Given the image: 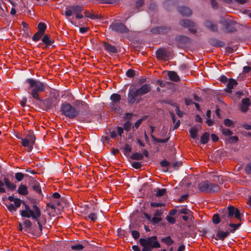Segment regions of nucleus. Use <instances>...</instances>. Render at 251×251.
Listing matches in <instances>:
<instances>
[{"instance_id": "obj_1", "label": "nucleus", "mask_w": 251, "mask_h": 251, "mask_svg": "<svg viewBox=\"0 0 251 251\" xmlns=\"http://www.w3.org/2000/svg\"><path fill=\"white\" fill-rule=\"evenodd\" d=\"M74 105L76 107L68 102H63L60 109L61 114L70 119H74L78 116L80 112L84 115L89 113V106L86 102L76 100L74 102Z\"/></svg>"}, {"instance_id": "obj_2", "label": "nucleus", "mask_w": 251, "mask_h": 251, "mask_svg": "<svg viewBox=\"0 0 251 251\" xmlns=\"http://www.w3.org/2000/svg\"><path fill=\"white\" fill-rule=\"evenodd\" d=\"M23 204L25 206V209L20 211L21 216L27 218H31L32 220L37 222L40 230L39 234H41L43 230L42 224H45L46 223V219L43 217L39 219L41 216V212L39 207L36 205L33 204L32 209H31L25 202H23Z\"/></svg>"}, {"instance_id": "obj_3", "label": "nucleus", "mask_w": 251, "mask_h": 251, "mask_svg": "<svg viewBox=\"0 0 251 251\" xmlns=\"http://www.w3.org/2000/svg\"><path fill=\"white\" fill-rule=\"evenodd\" d=\"M151 89V85L148 83L144 84L136 89L130 87L127 94V102L130 105L135 101L139 102L141 100V97L149 93Z\"/></svg>"}, {"instance_id": "obj_4", "label": "nucleus", "mask_w": 251, "mask_h": 251, "mask_svg": "<svg viewBox=\"0 0 251 251\" xmlns=\"http://www.w3.org/2000/svg\"><path fill=\"white\" fill-rule=\"evenodd\" d=\"M25 82L29 84V89H31L29 93L32 96V98L36 100L40 99L39 93L44 92L46 89L45 84L39 80H35L33 78H27Z\"/></svg>"}, {"instance_id": "obj_5", "label": "nucleus", "mask_w": 251, "mask_h": 251, "mask_svg": "<svg viewBox=\"0 0 251 251\" xmlns=\"http://www.w3.org/2000/svg\"><path fill=\"white\" fill-rule=\"evenodd\" d=\"M199 190L205 193H213L218 192L220 187L218 184H215L208 180L202 181L198 185Z\"/></svg>"}, {"instance_id": "obj_6", "label": "nucleus", "mask_w": 251, "mask_h": 251, "mask_svg": "<svg viewBox=\"0 0 251 251\" xmlns=\"http://www.w3.org/2000/svg\"><path fill=\"white\" fill-rule=\"evenodd\" d=\"M233 215L237 219L240 218V212L237 208L231 206H229L227 208L224 207L221 211V222L222 219H224L228 223V220Z\"/></svg>"}, {"instance_id": "obj_7", "label": "nucleus", "mask_w": 251, "mask_h": 251, "mask_svg": "<svg viewBox=\"0 0 251 251\" xmlns=\"http://www.w3.org/2000/svg\"><path fill=\"white\" fill-rule=\"evenodd\" d=\"M139 243L141 246L146 245L147 247L151 249V250L154 248H159L161 247L156 236H152L147 238H140Z\"/></svg>"}, {"instance_id": "obj_8", "label": "nucleus", "mask_w": 251, "mask_h": 251, "mask_svg": "<svg viewBox=\"0 0 251 251\" xmlns=\"http://www.w3.org/2000/svg\"><path fill=\"white\" fill-rule=\"evenodd\" d=\"M109 29L120 34H126L130 31L129 29L125 24L118 21L112 22L110 25Z\"/></svg>"}, {"instance_id": "obj_9", "label": "nucleus", "mask_w": 251, "mask_h": 251, "mask_svg": "<svg viewBox=\"0 0 251 251\" xmlns=\"http://www.w3.org/2000/svg\"><path fill=\"white\" fill-rule=\"evenodd\" d=\"M20 139V138H19ZM22 145L27 148L28 152L31 151L33 149V146L35 142L36 137L33 132H29L25 136V138H21Z\"/></svg>"}, {"instance_id": "obj_10", "label": "nucleus", "mask_w": 251, "mask_h": 251, "mask_svg": "<svg viewBox=\"0 0 251 251\" xmlns=\"http://www.w3.org/2000/svg\"><path fill=\"white\" fill-rule=\"evenodd\" d=\"M221 24L223 25V29L227 33H231L236 31V23L232 20L221 16Z\"/></svg>"}, {"instance_id": "obj_11", "label": "nucleus", "mask_w": 251, "mask_h": 251, "mask_svg": "<svg viewBox=\"0 0 251 251\" xmlns=\"http://www.w3.org/2000/svg\"><path fill=\"white\" fill-rule=\"evenodd\" d=\"M208 238L215 244H217V241L220 239V227L218 225H213L208 230Z\"/></svg>"}, {"instance_id": "obj_12", "label": "nucleus", "mask_w": 251, "mask_h": 251, "mask_svg": "<svg viewBox=\"0 0 251 251\" xmlns=\"http://www.w3.org/2000/svg\"><path fill=\"white\" fill-rule=\"evenodd\" d=\"M37 100V104L42 110L48 111L52 108L53 100L52 98H48L43 100L40 98L39 100Z\"/></svg>"}, {"instance_id": "obj_13", "label": "nucleus", "mask_w": 251, "mask_h": 251, "mask_svg": "<svg viewBox=\"0 0 251 251\" xmlns=\"http://www.w3.org/2000/svg\"><path fill=\"white\" fill-rule=\"evenodd\" d=\"M240 226V224L229 223L227 226H225L223 229L224 230L221 231V240H224L225 238L229 235L230 232L234 233L236 230Z\"/></svg>"}, {"instance_id": "obj_14", "label": "nucleus", "mask_w": 251, "mask_h": 251, "mask_svg": "<svg viewBox=\"0 0 251 251\" xmlns=\"http://www.w3.org/2000/svg\"><path fill=\"white\" fill-rule=\"evenodd\" d=\"M172 27L168 25L155 26L151 29L150 31L154 34H166L170 32Z\"/></svg>"}, {"instance_id": "obj_15", "label": "nucleus", "mask_w": 251, "mask_h": 251, "mask_svg": "<svg viewBox=\"0 0 251 251\" xmlns=\"http://www.w3.org/2000/svg\"><path fill=\"white\" fill-rule=\"evenodd\" d=\"M177 46L180 48L187 47L191 42V39L188 36L184 35L178 36L176 38Z\"/></svg>"}, {"instance_id": "obj_16", "label": "nucleus", "mask_w": 251, "mask_h": 251, "mask_svg": "<svg viewBox=\"0 0 251 251\" xmlns=\"http://www.w3.org/2000/svg\"><path fill=\"white\" fill-rule=\"evenodd\" d=\"M82 6L79 5H73L66 7V10L65 12V15L67 17H70L72 15L73 13L75 15L78 13H81L83 11Z\"/></svg>"}, {"instance_id": "obj_17", "label": "nucleus", "mask_w": 251, "mask_h": 251, "mask_svg": "<svg viewBox=\"0 0 251 251\" xmlns=\"http://www.w3.org/2000/svg\"><path fill=\"white\" fill-rule=\"evenodd\" d=\"M180 25L185 28H188L189 30L193 33L197 32V29L194 28L195 24L193 22L188 19H183L180 21Z\"/></svg>"}, {"instance_id": "obj_18", "label": "nucleus", "mask_w": 251, "mask_h": 251, "mask_svg": "<svg viewBox=\"0 0 251 251\" xmlns=\"http://www.w3.org/2000/svg\"><path fill=\"white\" fill-rule=\"evenodd\" d=\"M156 57L158 59L167 60L170 56V52L166 48H160L155 51Z\"/></svg>"}, {"instance_id": "obj_19", "label": "nucleus", "mask_w": 251, "mask_h": 251, "mask_svg": "<svg viewBox=\"0 0 251 251\" xmlns=\"http://www.w3.org/2000/svg\"><path fill=\"white\" fill-rule=\"evenodd\" d=\"M251 105V102L249 98H246L242 100L240 105V109L243 112H246L248 111L249 107Z\"/></svg>"}, {"instance_id": "obj_20", "label": "nucleus", "mask_w": 251, "mask_h": 251, "mask_svg": "<svg viewBox=\"0 0 251 251\" xmlns=\"http://www.w3.org/2000/svg\"><path fill=\"white\" fill-rule=\"evenodd\" d=\"M178 11L180 14L184 16H190L192 14V10L189 8L185 6L178 7Z\"/></svg>"}, {"instance_id": "obj_21", "label": "nucleus", "mask_w": 251, "mask_h": 251, "mask_svg": "<svg viewBox=\"0 0 251 251\" xmlns=\"http://www.w3.org/2000/svg\"><path fill=\"white\" fill-rule=\"evenodd\" d=\"M103 47L104 49L110 53H116L118 52V50L115 46L108 43L104 42Z\"/></svg>"}, {"instance_id": "obj_22", "label": "nucleus", "mask_w": 251, "mask_h": 251, "mask_svg": "<svg viewBox=\"0 0 251 251\" xmlns=\"http://www.w3.org/2000/svg\"><path fill=\"white\" fill-rule=\"evenodd\" d=\"M150 128H151V138L153 140H154V141H155L157 143H167L169 140V138L170 137H167L165 139H159V138H156L153 134H152V133L153 132L154 130V127L151 126H150Z\"/></svg>"}, {"instance_id": "obj_23", "label": "nucleus", "mask_w": 251, "mask_h": 251, "mask_svg": "<svg viewBox=\"0 0 251 251\" xmlns=\"http://www.w3.org/2000/svg\"><path fill=\"white\" fill-rule=\"evenodd\" d=\"M110 110L116 113L120 114L122 112V109L120 106V103L110 102L109 104Z\"/></svg>"}, {"instance_id": "obj_24", "label": "nucleus", "mask_w": 251, "mask_h": 251, "mask_svg": "<svg viewBox=\"0 0 251 251\" xmlns=\"http://www.w3.org/2000/svg\"><path fill=\"white\" fill-rule=\"evenodd\" d=\"M205 25L211 31L215 32L218 31L217 25L214 24L212 21H206L205 23Z\"/></svg>"}, {"instance_id": "obj_25", "label": "nucleus", "mask_w": 251, "mask_h": 251, "mask_svg": "<svg viewBox=\"0 0 251 251\" xmlns=\"http://www.w3.org/2000/svg\"><path fill=\"white\" fill-rule=\"evenodd\" d=\"M169 79L175 82H178L180 80V78L177 73L174 71H169L168 74Z\"/></svg>"}, {"instance_id": "obj_26", "label": "nucleus", "mask_w": 251, "mask_h": 251, "mask_svg": "<svg viewBox=\"0 0 251 251\" xmlns=\"http://www.w3.org/2000/svg\"><path fill=\"white\" fill-rule=\"evenodd\" d=\"M3 182L9 190L13 191L16 189V185L15 184L11 182L8 178L4 177L3 178Z\"/></svg>"}, {"instance_id": "obj_27", "label": "nucleus", "mask_w": 251, "mask_h": 251, "mask_svg": "<svg viewBox=\"0 0 251 251\" xmlns=\"http://www.w3.org/2000/svg\"><path fill=\"white\" fill-rule=\"evenodd\" d=\"M18 193L22 195H26L28 194V192L27 188L25 185L21 184L17 190Z\"/></svg>"}, {"instance_id": "obj_28", "label": "nucleus", "mask_w": 251, "mask_h": 251, "mask_svg": "<svg viewBox=\"0 0 251 251\" xmlns=\"http://www.w3.org/2000/svg\"><path fill=\"white\" fill-rule=\"evenodd\" d=\"M110 99L111 100V102L120 103L121 100V96L119 94L114 93L111 95Z\"/></svg>"}, {"instance_id": "obj_29", "label": "nucleus", "mask_w": 251, "mask_h": 251, "mask_svg": "<svg viewBox=\"0 0 251 251\" xmlns=\"http://www.w3.org/2000/svg\"><path fill=\"white\" fill-rule=\"evenodd\" d=\"M161 241L162 243H165L167 246H171L174 243V240L171 238L170 236H168L167 237L162 238L161 239Z\"/></svg>"}, {"instance_id": "obj_30", "label": "nucleus", "mask_w": 251, "mask_h": 251, "mask_svg": "<svg viewBox=\"0 0 251 251\" xmlns=\"http://www.w3.org/2000/svg\"><path fill=\"white\" fill-rule=\"evenodd\" d=\"M155 192V196L156 197H160L163 196L166 193V189L165 188L160 189L159 188H156L153 190Z\"/></svg>"}, {"instance_id": "obj_31", "label": "nucleus", "mask_w": 251, "mask_h": 251, "mask_svg": "<svg viewBox=\"0 0 251 251\" xmlns=\"http://www.w3.org/2000/svg\"><path fill=\"white\" fill-rule=\"evenodd\" d=\"M237 84V81L233 79H230L227 83V91H230L231 89Z\"/></svg>"}, {"instance_id": "obj_32", "label": "nucleus", "mask_w": 251, "mask_h": 251, "mask_svg": "<svg viewBox=\"0 0 251 251\" xmlns=\"http://www.w3.org/2000/svg\"><path fill=\"white\" fill-rule=\"evenodd\" d=\"M130 158L136 160H142L143 159V154L140 152H134L130 156Z\"/></svg>"}, {"instance_id": "obj_33", "label": "nucleus", "mask_w": 251, "mask_h": 251, "mask_svg": "<svg viewBox=\"0 0 251 251\" xmlns=\"http://www.w3.org/2000/svg\"><path fill=\"white\" fill-rule=\"evenodd\" d=\"M209 139V134L208 132H204L201 137V142L203 144L208 143Z\"/></svg>"}, {"instance_id": "obj_34", "label": "nucleus", "mask_w": 251, "mask_h": 251, "mask_svg": "<svg viewBox=\"0 0 251 251\" xmlns=\"http://www.w3.org/2000/svg\"><path fill=\"white\" fill-rule=\"evenodd\" d=\"M209 178L211 181L218 182L219 181V176L218 173H211L209 174Z\"/></svg>"}, {"instance_id": "obj_35", "label": "nucleus", "mask_w": 251, "mask_h": 251, "mask_svg": "<svg viewBox=\"0 0 251 251\" xmlns=\"http://www.w3.org/2000/svg\"><path fill=\"white\" fill-rule=\"evenodd\" d=\"M147 117L148 116H144L138 120L134 124V126H133V128L135 127V128L137 129L142 124V122L147 119Z\"/></svg>"}, {"instance_id": "obj_36", "label": "nucleus", "mask_w": 251, "mask_h": 251, "mask_svg": "<svg viewBox=\"0 0 251 251\" xmlns=\"http://www.w3.org/2000/svg\"><path fill=\"white\" fill-rule=\"evenodd\" d=\"M37 27L39 32L44 34L47 28V25L44 23L40 22L38 24Z\"/></svg>"}, {"instance_id": "obj_37", "label": "nucleus", "mask_w": 251, "mask_h": 251, "mask_svg": "<svg viewBox=\"0 0 251 251\" xmlns=\"http://www.w3.org/2000/svg\"><path fill=\"white\" fill-rule=\"evenodd\" d=\"M198 130L196 127H193L189 130L191 137L193 139H196L198 135Z\"/></svg>"}, {"instance_id": "obj_38", "label": "nucleus", "mask_w": 251, "mask_h": 251, "mask_svg": "<svg viewBox=\"0 0 251 251\" xmlns=\"http://www.w3.org/2000/svg\"><path fill=\"white\" fill-rule=\"evenodd\" d=\"M206 124L208 126H212L213 124V121L210 119L211 117V111L210 110H208L206 112Z\"/></svg>"}, {"instance_id": "obj_39", "label": "nucleus", "mask_w": 251, "mask_h": 251, "mask_svg": "<svg viewBox=\"0 0 251 251\" xmlns=\"http://www.w3.org/2000/svg\"><path fill=\"white\" fill-rule=\"evenodd\" d=\"M44 34L39 32V31H37L33 36L32 39L34 42L38 41L44 35Z\"/></svg>"}, {"instance_id": "obj_40", "label": "nucleus", "mask_w": 251, "mask_h": 251, "mask_svg": "<svg viewBox=\"0 0 251 251\" xmlns=\"http://www.w3.org/2000/svg\"><path fill=\"white\" fill-rule=\"evenodd\" d=\"M33 190L39 194H42L40 184L38 182H35L32 186Z\"/></svg>"}, {"instance_id": "obj_41", "label": "nucleus", "mask_w": 251, "mask_h": 251, "mask_svg": "<svg viewBox=\"0 0 251 251\" xmlns=\"http://www.w3.org/2000/svg\"><path fill=\"white\" fill-rule=\"evenodd\" d=\"M25 176H27V175H25L22 173L19 172L15 174V177L18 181H22Z\"/></svg>"}, {"instance_id": "obj_42", "label": "nucleus", "mask_w": 251, "mask_h": 251, "mask_svg": "<svg viewBox=\"0 0 251 251\" xmlns=\"http://www.w3.org/2000/svg\"><path fill=\"white\" fill-rule=\"evenodd\" d=\"M162 220V219L161 217L154 216L151 218V223L153 225H155L160 223Z\"/></svg>"}, {"instance_id": "obj_43", "label": "nucleus", "mask_w": 251, "mask_h": 251, "mask_svg": "<svg viewBox=\"0 0 251 251\" xmlns=\"http://www.w3.org/2000/svg\"><path fill=\"white\" fill-rule=\"evenodd\" d=\"M50 35L49 34H45L44 35V37L42 39V41L45 44L47 47H48V45L49 44V41L50 39Z\"/></svg>"}, {"instance_id": "obj_44", "label": "nucleus", "mask_w": 251, "mask_h": 251, "mask_svg": "<svg viewBox=\"0 0 251 251\" xmlns=\"http://www.w3.org/2000/svg\"><path fill=\"white\" fill-rule=\"evenodd\" d=\"M131 150L132 148L131 145L126 144L123 151L124 154L127 156V154L129 153L131 151Z\"/></svg>"}, {"instance_id": "obj_45", "label": "nucleus", "mask_w": 251, "mask_h": 251, "mask_svg": "<svg viewBox=\"0 0 251 251\" xmlns=\"http://www.w3.org/2000/svg\"><path fill=\"white\" fill-rule=\"evenodd\" d=\"M209 43L213 46H215L217 47H220V41L215 39V38H211L209 40Z\"/></svg>"}, {"instance_id": "obj_46", "label": "nucleus", "mask_w": 251, "mask_h": 251, "mask_svg": "<svg viewBox=\"0 0 251 251\" xmlns=\"http://www.w3.org/2000/svg\"><path fill=\"white\" fill-rule=\"evenodd\" d=\"M120 0H97L100 3L113 4L119 1Z\"/></svg>"}, {"instance_id": "obj_47", "label": "nucleus", "mask_w": 251, "mask_h": 251, "mask_svg": "<svg viewBox=\"0 0 251 251\" xmlns=\"http://www.w3.org/2000/svg\"><path fill=\"white\" fill-rule=\"evenodd\" d=\"M131 123L129 121H127L123 125V128L126 131H129L131 129Z\"/></svg>"}, {"instance_id": "obj_48", "label": "nucleus", "mask_w": 251, "mask_h": 251, "mask_svg": "<svg viewBox=\"0 0 251 251\" xmlns=\"http://www.w3.org/2000/svg\"><path fill=\"white\" fill-rule=\"evenodd\" d=\"M212 221L213 225H217L220 223V216L218 213L215 214L213 216Z\"/></svg>"}, {"instance_id": "obj_49", "label": "nucleus", "mask_w": 251, "mask_h": 251, "mask_svg": "<svg viewBox=\"0 0 251 251\" xmlns=\"http://www.w3.org/2000/svg\"><path fill=\"white\" fill-rule=\"evenodd\" d=\"M84 248V247L82 244H76L71 247V249L75 251H81Z\"/></svg>"}, {"instance_id": "obj_50", "label": "nucleus", "mask_w": 251, "mask_h": 251, "mask_svg": "<svg viewBox=\"0 0 251 251\" xmlns=\"http://www.w3.org/2000/svg\"><path fill=\"white\" fill-rule=\"evenodd\" d=\"M238 141V137L236 136L230 137L228 139L226 140V141L228 143L232 144L236 143Z\"/></svg>"}, {"instance_id": "obj_51", "label": "nucleus", "mask_w": 251, "mask_h": 251, "mask_svg": "<svg viewBox=\"0 0 251 251\" xmlns=\"http://www.w3.org/2000/svg\"><path fill=\"white\" fill-rule=\"evenodd\" d=\"M126 75L128 77H133L135 75V72L132 69H129L126 71Z\"/></svg>"}, {"instance_id": "obj_52", "label": "nucleus", "mask_w": 251, "mask_h": 251, "mask_svg": "<svg viewBox=\"0 0 251 251\" xmlns=\"http://www.w3.org/2000/svg\"><path fill=\"white\" fill-rule=\"evenodd\" d=\"M24 228L29 229L32 226L31 222L29 220H25L24 222Z\"/></svg>"}, {"instance_id": "obj_53", "label": "nucleus", "mask_w": 251, "mask_h": 251, "mask_svg": "<svg viewBox=\"0 0 251 251\" xmlns=\"http://www.w3.org/2000/svg\"><path fill=\"white\" fill-rule=\"evenodd\" d=\"M6 206L8 210L10 211L11 212H15L17 210V209L16 208L15 206L13 203L6 204Z\"/></svg>"}, {"instance_id": "obj_54", "label": "nucleus", "mask_w": 251, "mask_h": 251, "mask_svg": "<svg viewBox=\"0 0 251 251\" xmlns=\"http://www.w3.org/2000/svg\"><path fill=\"white\" fill-rule=\"evenodd\" d=\"M23 202H25V201H22L20 199L16 198L15 200L14 201V206H15L16 208L19 207L21 203L23 204Z\"/></svg>"}, {"instance_id": "obj_55", "label": "nucleus", "mask_w": 251, "mask_h": 251, "mask_svg": "<svg viewBox=\"0 0 251 251\" xmlns=\"http://www.w3.org/2000/svg\"><path fill=\"white\" fill-rule=\"evenodd\" d=\"M144 4V0H137L135 2L136 8L139 10V8L141 7Z\"/></svg>"}, {"instance_id": "obj_56", "label": "nucleus", "mask_w": 251, "mask_h": 251, "mask_svg": "<svg viewBox=\"0 0 251 251\" xmlns=\"http://www.w3.org/2000/svg\"><path fill=\"white\" fill-rule=\"evenodd\" d=\"M131 235L132 236V237L135 239L136 240L138 239L140 237V233L139 232L135 230H132L131 231Z\"/></svg>"}, {"instance_id": "obj_57", "label": "nucleus", "mask_w": 251, "mask_h": 251, "mask_svg": "<svg viewBox=\"0 0 251 251\" xmlns=\"http://www.w3.org/2000/svg\"><path fill=\"white\" fill-rule=\"evenodd\" d=\"M88 218L93 222H95L97 220V216L96 213H91L88 215Z\"/></svg>"}, {"instance_id": "obj_58", "label": "nucleus", "mask_w": 251, "mask_h": 251, "mask_svg": "<svg viewBox=\"0 0 251 251\" xmlns=\"http://www.w3.org/2000/svg\"><path fill=\"white\" fill-rule=\"evenodd\" d=\"M132 167L136 169H138L141 168L142 164L139 162H133L132 164Z\"/></svg>"}, {"instance_id": "obj_59", "label": "nucleus", "mask_w": 251, "mask_h": 251, "mask_svg": "<svg viewBox=\"0 0 251 251\" xmlns=\"http://www.w3.org/2000/svg\"><path fill=\"white\" fill-rule=\"evenodd\" d=\"M0 9L3 12L4 11L5 9L8 11V9L2 0H0Z\"/></svg>"}, {"instance_id": "obj_60", "label": "nucleus", "mask_w": 251, "mask_h": 251, "mask_svg": "<svg viewBox=\"0 0 251 251\" xmlns=\"http://www.w3.org/2000/svg\"><path fill=\"white\" fill-rule=\"evenodd\" d=\"M178 213L181 214H184L186 215H188L189 214L190 211L187 209L186 208H182L178 211Z\"/></svg>"}, {"instance_id": "obj_61", "label": "nucleus", "mask_w": 251, "mask_h": 251, "mask_svg": "<svg viewBox=\"0 0 251 251\" xmlns=\"http://www.w3.org/2000/svg\"><path fill=\"white\" fill-rule=\"evenodd\" d=\"M151 206L152 207H161L164 206V204L160 202H151L150 204Z\"/></svg>"}, {"instance_id": "obj_62", "label": "nucleus", "mask_w": 251, "mask_h": 251, "mask_svg": "<svg viewBox=\"0 0 251 251\" xmlns=\"http://www.w3.org/2000/svg\"><path fill=\"white\" fill-rule=\"evenodd\" d=\"M223 134L226 136H229L232 134V132L229 129L224 128L222 130Z\"/></svg>"}, {"instance_id": "obj_63", "label": "nucleus", "mask_w": 251, "mask_h": 251, "mask_svg": "<svg viewBox=\"0 0 251 251\" xmlns=\"http://www.w3.org/2000/svg\"><path fill=\"white\" fill-rule=\"evenodd\" d=\"M167 221L172 224H174L176 223V219L173 217L167 216L166 218Z\"/></svg>"}, {"instance_id": "obj_64", "label": "nucleus", "mask_w": 251, "mask_h": 251, "mask_svg": "<svg viewBox=\"0 0 251 251\" xmlns=\"http://www.w3.org/2000/svg\"><path fill=\"white\" fill-rule=\"evenodd\" d=\"M163 213V210L162 209H156L154 213V216L155 217H160L162 215Z\"/></svg>"}]
</instances>
